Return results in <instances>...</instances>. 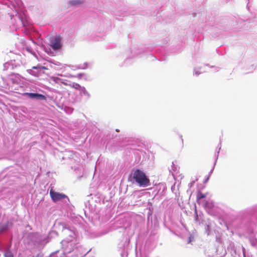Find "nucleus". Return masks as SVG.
<instances>
[{
    "label": "nucleus",
    "instance_id": "1",
    "mask_svg": "<svg viewBox=\"0 0 257 257\" xmlns=\"http://www.w3.org/2000/svg\"><path fill=\"white\" fill-rule=\"evenodd\" d=\"M134 180L140 187H146L151 185L149 178L147 176L145 172L140 169H136L132 175Z\"/></svg>",
    "mask_w": 257,
    "mask_h": 257
},
{
    "label": "nucleus",
    "instance_id": "2",
    "mask_svg": "<svg viewBox=\"0 0 257 257\" xmlns=\"http://www.w3.org/2000/svg\"><path fill=\"white\" fill-rule=\"evenodd\" d=\"M50 195L52 200L55 202L61 199L68 198L67 196L65 194L55 192L52 188L50 190Z\"/></svg>",
    "mask_w": 257,
    "mask_h": 257
},
{
    "label": "nucleus",
    "instance_id": "3",
    "mask_svg": "<svg viewBox=\"0 0 257 257\" xmlns=\"http://www.w3.org/2000/svg\"><path fill=\"white\" fill-rule=\"evenodd\" d=\"M51 46L54 50L60 49L61 47L60 38L58 37H56L55 38L54 42L52 43Z\"/></svg>",
    "mask_w": 257,
    "mask_h": 257
},
{
    "label": "nucleus",
    "instance_id": "4",
    "mask_svg": "<svg viewBox=\"0 0 257 257\" xmlns=\"http://www.w3.org/2000/svg\"><path fill=\"white\" fill-rule=\"evenodd\" d=\"M174 144L175 146L179 148L180 149H181L183 147V140L182 138V137H178L176 138L174 140Z\"/></svg>",
    "mask_w": 257,
    "mask_h": 257
},
{
    "label": "nucleus",
    "instance_id": "5",
    "mask_svg": "<svg viewBox=\"0 0 257 257\" xmlns=\"http://www.w3.org/2000/svg\"><path fill=\"white\" fill-rule=\"evenodd\" d=\"M26 95L28 96L31 98H36L41 100H45L46 99L45 96L41 94L35 93H26Z\"/></svg>",
    "mask_w": 257,
    "mask_h": 257
},
{
    "label": "nucleus",
    "instance_id": "6",
    "mask_svg": "<svg viewBox=\"0 0 257 257\" xmlns=\"http://www.w3.org/2000/svg\"><path fill=\"white\" fill-rule=\"evenodd\" d=\"M206 195L203 194L201 192L199 191L196 196V201L198 203H201V199L206 197Z\"/></svg>",
    "mask_w": 257,
    "mask_h": 257
},
{
    "label": "nucleus",
    "instance_id": "7",
    "mask_svg": "<svg viewBox=\"0 0 257 257\" xmlns=\"http://www.w3.org/2000/svg\"><path fill=\"white\" fill-rule=\"evenodd\" d=\"M193 238H194L193 236L192 235H190L189 236V239H188V243L191 242L192 241V240L193 239Z\"/></svg>",
    "mask_w": 257,
    "mask_h": 257
},
{
    "label": "nucleus",
    "instance_id": "8",
    "mask_svg": "<svg viewBox=\"0 0 257 257\" xmlns=\"http://www.w3.org/2000/svg\"><path fill=\"white\" fill-rule=\"evenodd\" d=\"M207 203H208V202H207V201H205V203H204V206L205 207H206V206Z\"/></svg>",
    "mask_w": 257,
    "mask_h": 257
},
{
    "label": "nucleus",
    "instance_id": "9",
    "mask_svg": "<svg viewBox=\"0 0 257 257\" xmlns=\"http://www.w3.org/2000/svg\"><path fill=\"white\" fill-rule=\"evenodd\" d=\"M33 69H37V68L36 67H33Z\"/></svg>",
    "mask_w": 257,
    "mask_h": 257
},
{
    "label": "nucleus",
    "instance_id": "10",
    "mask_svg": "<svg viewBox=\"0 0 257 257\" xmlns=\"http://www.w3.org/2000/svg\"><path fill=\"white\" fill-rule=\"evenodd\" d=\"M76 85L77 86H79V85L78 84H76Z\"/></svg>",
    "mask_w": 257,
    "mask_h": 257
},
{
    "label": "nucleus",
    "instance_id": "11",
    "mask_svg": "<svg viewBox=\"0 0 257 257\" xmlns=\"http://www.w3.org/2000/svg\"><path fill=\"white\" fill-rule=\"evenodd\" d=\"M8 257H13V256H11V255H10V256H8Z\"/></svg>",
    "mask_w": 257,
    "mask_h": 257
}]
</instances>
